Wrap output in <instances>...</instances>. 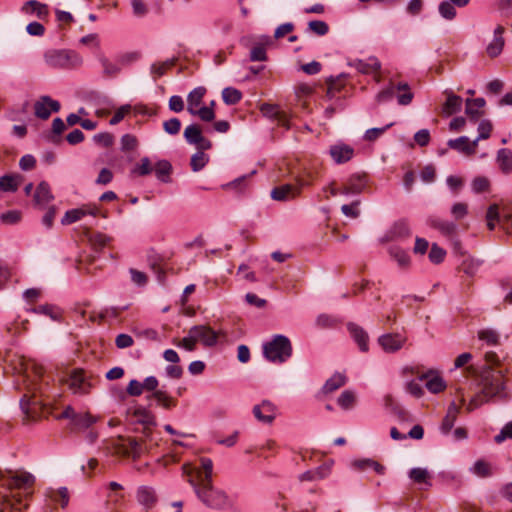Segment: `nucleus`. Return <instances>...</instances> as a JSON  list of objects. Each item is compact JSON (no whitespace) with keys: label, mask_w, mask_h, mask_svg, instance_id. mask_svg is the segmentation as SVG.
Masks as SVG:
<instances>
[{"label":"nucleus","mask_w":512,"mask_h":512,"mask_svg":"<svg viewBox=\"0 0 512 512\" xmlns=\"http://www.w3.org/2000/svg\"><path fill=\"white\" fill-rule=\"evenodd\" d=\"M131 420L143 425V440H137L133 437L119 436L110 443V449L115 455L123 457H132L134 460L139 458L141 454L152 448L153 433L151 428L157 425L155 415L142 406H136L128 410Z\"/></svg>","instance_id":"obj_1"},{"label":"nucleus","mask_w":512,"mask_h":512,"mask_svg":"<svg viewBox=\"0 0 512 512\" xmlns=\"http://www.w3.org/2000/svg\"><path fill=\"white\" fill-rule=\"evenodd\" d=\"M200 468L188 472V482L194 488L198 499L208 508L226 509L232 506L228 495L212 485L213 463L209 458H201Z\"/></svg>","instance_id":"obj_2"},{"label":"nucleus","mask_w":512,"mask_h":512,"mask_svg":"<svg viewBox=\"0 0 512 512\" xmlns=\"http://www.w3.org/2000/svg\"><path fill=\"white\" fill-rule=\"evenodd\" d=\"M481 390L471 398L467 405V410L472 411L482 404L488 402L494 397H502L504 391L503 377L500 372L487 370L483 372L480 378Z\"/></svg>","instance_id":"obj_3"},{"label":"nucleus","mask_w":512,"mask_h":512,"mask_svg":"<svg viewBox=\"0 0 512 512\" xmlns=\"http://www.w3.org/2000/svg\"><path fill=\"white\" fill-rule=\"evenodd\" d=\"M43 57L46 66L55 70L75 69L83 63L80 54L69 49H49Z\"/></svg>","instance_id":"obj_4"},{"label":"nucleus","mask_w":512,"mask_h":512,"mask_svg":"<svg viewBox=\"0 0 512 512\" xmlns=\"http://www.w3.org/2000/svg\"><path fill=\"white\" fill-rule=\"evenodd\" d=\"M263 353L270 362L283 363L291 357L292 345L286 336L275 335L263 345Z\"/></svg>","instance_id":"obj_5"},{"label":"nucleus","mask_w":512,"mask_h":512,"mask_svg":"<svg viewBox=\"0 0 512 512\" xmlns=\"http://www.w3.org/2000/svg\"><path fill=\"white\" fill-rule=\"evenodd\" d=\"M60 381L66 384L74 395L78 396L89 394L94 386L92 377L82 369L72 370L66 376H63Z\"/></svg>","instance_id":"obj_6"},{"label":"nucleus","mask_w":512,"mask_h":512,"mask_svg":"<svg viewBox=\"0 0 512 512\" xmlns=\"http://www.w3.org/2000/svg\"><path fill=\"white\" fill-rule=\"evenodd\" d=\"M396 92L398 93L397 102L399 105L406 106L412 102L414 95L406 82H399L397 84L390 82L386 88L377 93L376 101L378 103L390 101Z\"/></svg>","instance_id":"obj_7"},{"label":"nucleus","mask_w":512,"mask_h":512,"mask_svg":"<svg viewBox=\"0 0 512 512\" xmlns=\"http://www.w3.org/2000/svg\"><path fill=\"white\" fill-rule=\"evenodd\" d=\"M312 179V174L310 172L307 173V177H298L296 179L295 184H284L278 187H275L271 191V197L277 201H287L294 199L296 196L300 194L302 188L310 186Z\"/></svg>","instance_id":"obj_8"},{"label":"nucleus","mask_w":512,"mask_h":512,"mask_svg":"<svg viewBox=\"0 0 512 512\" xmlns=\"http://www.w3.org/2000/svg\"><path fill=\"white\" fill-rule=\"evenodd\" d=\"M183 137L190 145H194L197 150H209L212 148V142L203 136V131L198 124L188 125L183 132Z\"/></svg>","instance_id":"obj_9"},{"label":"nucleus","mask_w":512,"mask_h":512,"mask_svg":"<svg viewBox=\"0 0 512 512\" xmlns=\"http://www.w3.org/2000/svg\"><path fill=\"white\" fill-rule=\"evenodd\" d=\"M252 412L259 422L271 424L277 416V407L269 400H263L253 407Z\"/></svg>","instance_id":"obj_10"},{"label":"nucleus","mask_w":512,"mask_h":512,"mask_svg":"<svg viewBox=\"0 0 512 512\" xmlns=\"http://www.w3.org/2000/svg\"><path fill=\"white\" fill-rule=\"evenodd\" d=\"M192 337L196 343L201 342L205 346H214L217 343L218 333L211 327L205 325H196L190 329Z\"/></svg>","instance_id":"obj_11"},{"label":"nucleus","mask_w":512,"mask_h":512,"mask_svg":"<svg viewBox=\"0 0 512 512\" xmlns=\"http://www.w3.org/2000/svg\"><path fill=\"white\" fill-rule=\"evenodd\" d=\"M406 342V337L399 333H387L378 338V343L387 353L400 350Z\"/></svg>","instance_id":"obj_12"},{"label":"nucleus","mask_w":512,"mask_h":512,"mask_svg":"<svg viewBox=\"0 0 512 512\" xmlns=\"http://www.w3.org/2000/svg\"><path fill=\"white\" fill-rule=\"evenodd\" d=\"M35 115L40 119H48L51 112L60 110V103L49 96H42L34 105Z\"/></svg>","instance_id":"obj_13"},{"label":"nucleus","mask_w":512,"mask_h":512,"mask_svg":"<svg viewBox=\"0 0 512 512\" xmlns=\"http://www.w3.org/2000/svg\"><path fill=\"white\" fill-rule=\"evenodd\" d=\"M98 212L99 209L95 205H83L80 208L68 210L62 218L61 223L63 225H69L82 219L86 215L96 216Z\"/></svg>","instance_id":"obj_14"},{"label":"nucleus","mask_w":512,"mask_h":512,"mask_svg":"<svg viewBox=\"0 0 512 512\" xmlns=\"http://www.w3.org/2000/svg\"><path fill=\"white\" fill-rule=\"evenodd\" d=\"M446 101L443 103L441 112L444 116H451L461 110L462 98L451 90H445Z\"/></svg>","instance_id":"obj_15"},{"label":"nucleus","mask_w":512,"mask_h":512,"mask_svg":"<svg viewBox=\"0 0 512 512\" xmlns=\"http://www.w3.org/2000/svg\"><path fill=\"white\" fill-rule=\"evenodd\" d=\"M448 146L451 149L457 150L459 152L464 153L467 156H470V155L475 154V152H476L477 140L470 142L468 137L461 136L457 139L449 140Z\"/></svg>","instance_id":"obj_16"},{"label":"nucleus","mask_w":512,"mask_h":512,"mask_svg":"<svg viewBox=\"0 0 512 512\" xmlns=\"http://www.w3.org/2000/svg\"><path fill=\"white\" fill-rule=\"evenodd\" d=\"M347 329L350 332L354 341L358 344L359 349L362 352H367L369 349V336L367 332L355 323H349Z\"/></svg>","instance_id":"obj_17"},{"label":"nucleus","mask_w":512,"mask_h":512,"mask_svg":"<svg viewBox=\"0 0 512 512\" xmlns=\"http://www.w3.org/2000/svg\"><path fill=\"white\" fill-rule=\"evenodd\" d=\"M503 33L504 27L500 25L494 30V38L486 48V52L490 58H495L501 54L505 44Z\"/></svg>","instance_id":"obj_18"},{"label":"nucleus","mask_w":512,"mask_h":512,"mask_svg":"<svg viewBox=\"0 0 512 512\" xmlns=\"http://www.w3.org/2000/svg\"><path fill=\"white\" fill-rule=\"evenodd\" d=\"M21 11L24 14H35L37 18L44 20L49 15L48 6L37 0H29L23 4Z\"/></svg>","instance_id":"obj_19"},{"label":"nucleus","mask_w":512,"mask_h":512,"mask_svg":"<svg viewBox=\"0 0 512 512\" xmlns=\"http://www.w3.org/2000/svg\"><path fill=\"white\" fill-rule=\"evenodd\" d=\"M427 223L434 229H437L444 236H452L455 234L457 226L455 223L447 220L440 219L436 216H430Z\"/></svg>","instance_id":"obj_20"},{"label":"nucleus","mask_w":512,"mask_h":512,"mask_svg":"<svg viewBox=\"0 0 512 512\" xmlns=\"http://www.w3.org/2000/svg\"><path fill=\"white\" fill-rule=\"evenodd\" d=\"M353 154V148L346 144H336L330 148V155L338 164L349 161L353 157Z\"/></svg>","instance_id":"obj_21"},{"label":"nucleus","mask_w":512,"mask_h":512,"mask_svg":"<svg viewBox=\"0 0 512 512\" xmlns=\"http://www.w3.org/2000/svg\"><path fill=\"white\" fill-rule=\"evenodd\" d=\"M484 98H475L466 100V114L471 120L477 121L483 115V107L485 106Z\"/></svg>","instance_id":"obj_22"},{"label":"nucleus","mask_w":512,"mask_h":512,"mask_svg":"<svg viewBox=\"0 0 512 512\" xmlns=\"http://www.w3.org/2000/svg\"><path fill=\"white\" fill-rule=\"evenodd\" d=\"M207 90L203 86L194 88L187 96V111L194 113V110L202 104Z\"/></svg>","instance_id":"obj_23"},{"label":"nucleus","mask_w":512,"mask_h":512,"mask_svg":"<svg viewBox=\"0 0 512 512\" xmlns=\"http://www.w3.org/2000/svg\"><path fill=\"white\" fill-rule=\"evenodd\" d=\"M352 66L362 74H370L378 71L381 67V64L377 58L371 57L366 61L356 60L353 62Z\"/></svg>","instance_id":"obj_24"},{"label":"nucleus","mask_w":512,"mask_h":512,"mask_svg":"<svg viewBox=\"0 0 512 512\" xmlns=\"http://www.w3.org/2000/svg\"><path fill=\"white\" fill-rule=\"evenodd\" d=\"M410 235L411 229L406 220L397 221L389 231V237L391 240L405 239L410 237Z\"/></svg>","instance_id":"obj_25"},{"label":"nucleus","mask_w":512,"mask_h":512,"mask_svg":"<svg viewBox=\"0 0 512 512\" xmlns=\"http://www.w3.org/2000/svg\"><path fill=\"white\" fill-rule=\"evenodd\" d=\"M460 408L452 402L447 410L446 416L444 417L441 425V430L444 434H448L454 426V423L459 414Z\"/></svg>","instance_id":"obj_26"},{"label":"nucleus","mask_w":512,"mask_h":512,"mask_svg":"<svg viewBox=\"0 0 512 512\" xmlns=\"http://www.w3.org/2000/svg\"><path fill=\"white\" fill-rule=\"evenodd\" d=\"M137 500L146 508H151L156 503V495L152 488L142 486L137 490Z\"/></svg>","instance_id":"obj_27"},{"label":"nucleus","mask_w":512,"mask_h":512,"mask_svg":"<svg viewBox=\"0 0 512 512\" xmlns=\"http://www.w3.org/2000/svg\"><path fill=\"white\" fill-rule=\"evenodd\" d=\"M147 399H155L157 404L164 409H171L177 405V401L169 396L165 391L159 390L147 396Z\"/></svg>","instance_id":"obj_28"},{"label":"nucleus","mask_w":512,"mask_h":512,"mask_svg":"<svg viewBox=\"0 0 512 512\" xmlns=\"http://www.w3.org/2000/svg\"><path fill=\"white\" fill-rule=\"evenodd\" d=\"M429 374H424L420 380H426L425 386L431 393H439L446 388L445 381L438 375L429 378Z\"/></svg>","instance_id":"obj_29"},{"label":"nucleus","mask_w":512,"mask_h":512,"mask_svg":"<svg viewBox=\"0 0 512 512\" xmlns=\"http://www.w3.org/2000/svg\"><path fill=\"white\" fill-rule=\"evenodd\" d=\"M497 162L501 171L508 174L512 171V152L503 148L497 152Z\"/></svg>","instance_id":"obj_30"},{"label":"nucleus","mask_w":512,"mask_h":512,"mask_svg":"<svg viewBox=\"0 0 512 512\" xmlns=\"http://www.w3.org/2000/svg\"><path fill=\"white\" fill-rule=\"evenodd\" d=\"M352 195L360 194L367 185L366 175H352L346 182Z\"/></svg>","instance_id":"obj_31"},{"label":"nucleus","mask_w":512,"mask_h":512,"mask_svg":"<svg viewBox=\"0 0 512 512\" xmlns=\"http://www.w3.org/2000/svg\"><path fill=\"white\" fill-rule=\"evenodd\" d=\"M502 212L499 211L497 204H492L488 207L486 212L487 227L489 230H494L496 224L501 226Z\"/></svg>","instance_id":"obj_32"},{"label":"nucleus","mask_w":512,"mask_h":512,"mask_svg":"<svg viewBox=\"0 0 512 512\" xmlns=\"http://www.w3.org/2000/svg\"><path fill=\"white\" fill-rule=\"evenodd\" d=\"M53 199V196L50 192V187L48 183L41 182L38 187L36 188L35 194H34V200L39 205H44L51 201Z\"/></svg>","instance_id":"obj_33"},{"label":"nucleus","mask_w":512,"mask_h":512,"mask_svg":"<svg viewBox=\"0 0 512 512\" xmlns=\"http://www.w3.org/2000/svg\"><path fill=\"white\" fill-rule=\"evenodd\" d=\"M346 383V377L341 373H336L330 377L323 386V392L328 394L339 389Z\"/></svg>","instance_id":"obj_34"},{"label":"nucleus","mask_w":512,"mask_h":512,"mask_svg":"<svg viewBox=\"0 0 512 512\" xmlns=\"http://www.w3.org/2000/svg\"><path fill=\"white\" fill-rule=\"evenodd\" d=\"M353 467L358 470L373 469L378 474H384L385 467L372 459H360L353 462Z\"/></svg>","instance_id":"obj_35"},{"label":"nucleus","mask_w":512,"mask_h":512,"mask_svg":"<svg viewBox=\"0 0 512 512\" xmlns=\"http://www.w3.org/2000/svg\"><path fill=\"white\" fill-rule=\"evenodd\" d=\"M204 151L205 150H197V152L191 156L190 165L194 172L202 170L209 162V156L205 154Z\"/></svg>","instance_id":"obj_36"},{"label":"nucleus","mask_w":512,"mask_h":512,"mask_svg":"<svg viewBox=\"0 0 512 512\" xmlns=\"http://www.w3.org/2000/svg\"><path fill=\"white\" fill-rule=\"evenodd\" d=\"M222 99L227 105H235L242 99V93L233 87H226L222 91Z\"/></svg>","instance_id":"obj_37"},{"label":"nucleus","mask_w":512,"mask_h":512,"mask_svg":"<svg viewBox=\"0 0 512 512\" xmlns=\"http://www.w3.org/2000/svg\"><path fill=\"white\" fill-rule=\"evenodd\" d=\"M155 174L163 182H167L172 171V166L167 160H160L155 165Z\"/></svg>","instance_id":"obj_38"},{"label":"nucleus","mask_w":512,"mask_h":512,"mask_svg":"<svg viewBox=\"0 0 512 512\" xmlns=\"http://www.w3.org/2000/svg\"><path fill=\"white\" fill-rule=\"evenodd\" d=\"M31 311L37 314L49 316L53 320H58L61 317L60 310L56 306L51 304L40 305L38 307L33 308Z\"/></svg>","instance_id":"obj_39"},{"label":"nucleus","mask_w":512,"mask_h":512,"mask_svg":"<svg viewBox=\"0 0 512 512\" xmlns=\"http://www.w3.org/2000/svg\"><path fill=\"white\" fill-rule=\"evenodd\" d=\"M34 480V476L30 473H22L12 477L11 485L16 488H28L33 485Z\"/></svg>","instance_id":"obj_40"},{"label":"nucleus","mask_w":512,"mask_h":512,"mask_svg":"<svg viewBox=\"0 0 512 512\" xmlns=\"http://www.w3.org/2000/svg\"><path fill=\"white\" fill-rule=\"evenodd\" d=\"M112 238L106 234L97 232L91 235L90 242L95 251H100L110 244Z\"/></svg>","instance_id":"obj_41"},{"label":"nucleus","mask_w":512,"mask_h":512,"mask_svg":"<svg viewBox=\"0 0 512 512\" xmlns=\"http://www.w3.org/2000/svg\"><path fill=\"white\" fill-rule=\"evenodd\" d=\"M20 176L4 175L0 177V190L14 192L18 189Z\"/></svg>","instance_id":"obj_42"},{"label":"nucleus","mask_w":512,"mask_h":512,"mask_svg":"<svg viewBox=\"0 0 512 512\" xmlns=\"http://www.w3.org/2000/svg\"><path fill=\"white\" fill-rule=\"evenodd\" d=\"M480 266V260L474 258H466L462 261L460 265V270L468 276H474L477 273Z\"/></svg>","instance_id":"obj_43"},{"label":"nucleus","mask_w":512,"mask_h":512,"mask_svg":"<svg viewBox=\"0 0 512 512\" xmlns=\"http://www.w3.org/2000/svg\"><path fill=\"white\" fill-rule=\"evenodd\" d=\"M390 255L395 259V261L398 263V265L402 268L407 267L410 263V257L407 254V252L398 247L391 248Z\"/></svg>","instance_id":"obj_44"},{"label":"nucleus","mask_w":512,"mask_h":512,"mask_svg":"<svg viewBox=\"0 0 512 512\" xmlns=\"http://www.w3.org/2000/svg\"><path fill=\"white\" fill-rule=\"evenodd\" d=\"M439 14L446 20H453L456 17L455 5L450 1H443L438 7Z\"/></svg>","instance_id":"obj_45"},{"label":"nucleus","mask_w":512,"mask_h":512,"mask_svg":"<svg viewBox=\"0 0 512 512\" xmlns=\"http://www.w3.org/2000/svg\"><path fill=\"white\" fill-rule=\"evenodd\" d=\"M192 116L199 117L204 122H211L215 119V112L212 107H198L194 110V113H190Z\"/></svg>","instance_id":"obj_46"},{"label":"nucleus","mask_w":512,"mask_h":512,"mask_svg":"<svg viewBox=\"0 0 512 512\" xmlns=\"http://www.w3.org/2000/svg\"><path fill=\"white\" fill-rule=\"evenodd\" d=\"M308 30L318 36H324L329 31V26L321 20H313L308 23Z\"/></svg>","instance_id":"obj_47"},{"label":"nucleus","mask_w":512,"mask_h":512,"mask_svg":"<svg viewBox=\"0 0 512 512\" xmlns=\"http://www.w3.org/2000/svg\"><path fill=\"white\" fill-rule=\"evenodd\" d=\"M356 401L355 394L350 390H345L339 396L337 402L343 409H350Z\"/></svg>","instance_id":"obj_48"},{"label":"nucleus","mask_w":512,"mask_h":512,"mask_svg":"<svg viewBox=\"0 0 512 512\" xmlns=\"http://www.w3.org/2000/svg\"><path fill=\"white\" fill-rule=\"evenodd\" d=\"M501 228L512 235V206L502 209Z\"/></svg>","instance_id":"obj_49"},{"label":"nucleus","mask_w":512,"mask_h":512,"mask_svg":"<svg viewBox=\"0 0 512 512\" xmlns=\"http://www.w3.org/2000/svg\"><path fill=\"white\" fill-rule=\"evenodd\" d=\"M100 63L103 67L104 74L108 77H114L120 72V67L104 56L100 57Z\"/></svg>","instance_id":"obj_50"},{"label":"nucleus","mask_w":512,"mask_h":512,"mask_svg":"<svg viewBox=\"0 0 512 512\" xmlns=\"http://www.w3.org/2000/svg\"><path fill=\"white\" fill-rule=\"evenodd\" d=\"M175 64V60H167V61H164V62H161V63H154L152 66H151V73L155 76V77H161L163 76L167 69L171 68L172 66H174Z\"/></svg>","instance_id":"obj_51"},{"label":"nucleus","mask_w":512,"mask_h":512,"mask_svg":"<svg viewBox=\"0 0 512 512\" xmlns=\"http://www.w3.org/2000/svg\"><path fill=\"white\" fill-rule=\"evenodd\" d=\"M384 405L387 409H390L393 413L400 417L405 414L404 409L395 401L392 395L387 394L384 396Z\"/></svg>","instance_id":"obj_52"},{"label":"nucleus","mask_w":512,"mask_h":512,"mask_svg":"<svg viewBox=\"0 0 512 512\" xmlns=\"http://www.w3.org/2000/svg\"><path fill=\"white\" fill-rule=\"evenodd\" d=\"M95 421V417H93L89 413L78 414L77 416H75L74 425L77 428L84 429L90 427Z\"/></svg>","instance_id":"obj_53"},{"label":"nucleus","mask_w":512,"mask_h":512,"mask_svg":"<svg viewBox=\"0 0 512 512\" xmlns=\"http://www.w3.org/2000/svg\"><path fill=\"white\" fill-rule=\"evenodd\" d=\"M409 477L416 483H427L429 472L424 468H413L409 472Z\"/></svg>","instance_id":"obj_54"},{"label":"nucleus","mask_w":512,"mask_h":512,"mask_svg":"<svg viewBox=\"0 0 512 512\" xmlns=\"http://www.w3.org/2000/svg\"><path fill=\"white\" fill-rule=\"evenodd\" d=\"M163 129L169 135H177L181 129V122L178 118H171L163 122Z\"/></svg>","instance_id":"obj_55"},{"label":"nucleus","mask_w":512,"mask_h":512,"mask_svg":"<svg viewBox=\"0 0 512 512\" xmlns=\"http://www.w3.org/2000/svg\"><path fill=\"white\" fill-rule=\"evenodd\" d=\"M445 255L446 252L444 249L437 244H432L428 257L432 263L439 264L444 260Z\"/></svg>","instance_id":"obj_56"},{"label":"nucleus","mask_w":512,"mask_h":512,"mask_svg":"<svg viewBox=\"0 0 512 512\" xmlns=\"http://www.w3.org/2000/svg\"><path fill=\"white\" fill-rule=\"evenodd\" d=\"M471 186H472V190L475 193H482L489 189L490 182H489L488 178L483 177V176H478V177L474 178Z\"/></svg>","instance_id":"obj_57"},{"label":"nucleus","mask_w":512,"mask_h":512,"mask_svg":"<svg viewBox=\"0 0 512 512\" xmlns=\"http://www.w3.org/2000/svg\"><path fill=\"white\" fill-rule=\"evenodd\" d=\"M0 220L4 224L13 225L21 220V213L17 210H10L0 215Z\"/></svg>","instance_id":"obj_58"},{"label":"nucleus","mask_w":512,"mask_h":512,"mask_svg":"<svg viewBox=\"0 0 512 512\" xmlns=\"http://www.w3.org/2000/svg\"><path fill=\"white\" fill-rule=\"evenodd\" d=\"M478 337L480 340H483L490 345H496L499 341V335L496 333V331L491 329L479 331Z\"/></svg>","instance_id":"obj_59"},{"label":"nucleus","mask_w":512,"mask_h":512,"mask_svg":"<svg viewBox=\"0 0 512 512\" xmlns=\"http://www.w3.org/2000/svg\"><path fill=\"white\" fill-rule=\"evenodd\" d=\"M492 123L489 120H482L478 125V137L476 138L477 142L479 140L488 139L492 132Z\"/></svg>","instance_id":"obj_60"},{"label":"nucleus","mask_w":512,"mask_h":512,"mask_svg":"<svg viewBox=\"0 0 512 512\" xmlns=\"http://www.w3.org/2000/svg\"><path fill=\"white\" fill-rule=\"evenodd\" d=\"M473 473L479 477H488L491 475L490 465L483 460H478L473 466Z\"/></svg>","instance_id":"obj_61"},{"label":"nucleus","mask_w":512,"mask_h":512,"mask_svg":"<svg viewBox=\"0 0 512 512\" xmlns=\"http://www.w3.org/2000/svg\"><path fill=\"white\" fill-rule=\"evenodd\" d=\"M359 205H360V201L356 200V201L352 202L351 204L342 205L341 211L345 216L355 219L360 214V211L358 209Z\"/></svg>","instance_id":"obj_62"},{"label":"nucleus","mask_w":512,"mask_h":512,"mask_svg":"<svg viewBox=\"0 0 512 512\" xmlns=\"http://www.w3.org/2000/svg\"><path fill=\"white\" fill-rule=\"evenodd\" d=\"M152 171L151 162L148 157H143L140 160V164L133 169V173L139 176H146Z\"/></svg>","instance_id":"obj_63"},{"label":"nucleus","mask_w":512,"mask_h":512,"mask_svg":"<svg viewBox=\"0 0 512 512\" xmlns=\"http://www.w3.org/2000/svg\"><path fill=\"white\" fill-rule=\"evenodd\" d=\"M325 477V472L322 468H317L315 470H309L302 473L299 476L300 481H314L318 479H322Z\"/></svg>","instance_id":"obj_64"}]
</instances>
